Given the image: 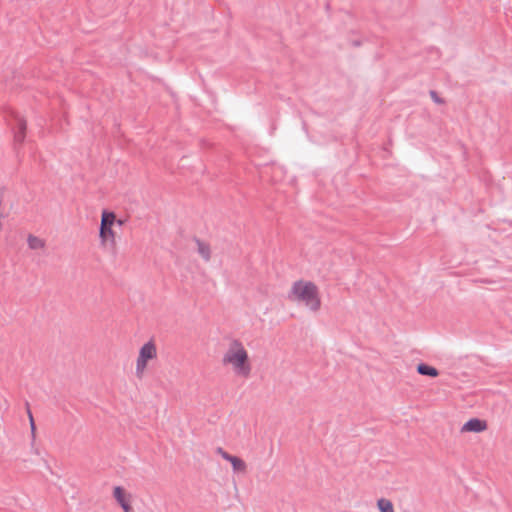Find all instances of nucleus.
I'll return each mask as SVG.
<instances>
[{
  "mask_svg": "<svg viewBox=\"0 0 512 512\" xmlns=\"http://www.w3.org/2000/svg\"><path fill=\"white\" fill-rule=\"evenodd\" d=\"M417 372L420 375L429 376V377H437L439 372L436 368L429 366L425 363H420L417 365Z\"/></svg>",
  "mask_w": 512,
  "mask_h": 512,
  "instance_id": "nucleus-9",
  "label": "nucleus"
},
{
  "mask_svg": "<svg viewBox=\"0 0 512 512\" xmlns=\"http://www.w3.org/2000/svg\"><path fill=\"white\" fill-rule=\"evenodd\" d=\"M223 364L230 365L236 375L247 378L251 373V364L249 362L248 352L243 344L238 340H233L225 352Z\"/></svg>",
  "mask_w": 512,
  "mask_h": 512,
  "instance_id": "nucleus-1",
  "label": "nucleus"
},
{
  "mask_svg": "<svg viewBox=\"0 0 512 512\" xmlns=\"http://www.w3.org/2000/svg\"><path fill=\"white\" fill-rule=\"evenodd\" d=\"M27 244L31 250L43 249L45 247V241L32 234L28 236Z\"/></svg>",
  "mask_w": 512,
  "mask_h": 512,
  "instance_id": "nucleus-10",
  "label": "nucleus"
},
{
  "mask_svg": "<svg viewBox=\"0 0 512 512\" xmlns=\"http://www.w3.org/2000/svg\"><path fill=\"white\" fill-rule=\"evenodd\" d=\"M123 510H124V512H130V510H131L130 505L129 504L126 505V509H123Z\"/></svg>",
  "mask_w": 512,
  "mask_h": 512,
  "instance_id": "nucleus-16",
  "label": "nucleus"
},
{
  "mask_svg": "<svg viewBox=\"0 0 512 512\" xmlns=\"http://www.w3.org/2000/svg\"><path fill=\"white\" fill-rule=\"evenodd\" d=\"M223 458L232 464L234 471H244L246 469L245 462L236 456L223 454Z\"/></svg>",
  "mask_w": 512,
  "mask_h": 512,
  "instance_id": "nucleus-8",
  "label": "nucleus"
},
{
  "mask_svg": "<svg viewBox=\"0 0 512 512\" xmlns=\"http://www.w3.org/2000/svg\"><path fill=\"white\" fill-rule=\"evenodd\" d=\"M195 243L197 245V252L199 255L203 258V260L208 262L211 258V250L209 244L201 241L198 238H195Z\"/></svg>",
  "mask_w": 512,
  "mask_h": 512,
  "instance_id": "nucleus-7",
  "label": "nucleus"
},
{
  "mask_svg": "<svg viewBox=\"0 0 512 512\" xmlns=\"http://www.w3.org/2000/svg\"><path fill=\"white\" fill-rule=\"evenodd\" d=\"M13 122L10 123L14 131V141L16 144H21L25 138L26 121L19 113H13Z\"/></svg>",
  "mask_w": 512,
  "mask_h": 512,
  "instance_id": "nucleus-5",
  "label": "nucleus"
},
{
  "mask_svg": "<svg viewBox=\"0 0 512 512\" xmlns=\"http://www.w3.org/2000/svg\"><path fill=\"white\" fill-rule=\"evenodd\" d=\"M430 96L431 98L434 100V102L436 103H442V99L439 98V96L437 95V93L435 91H430Z\"/></svg>",
  "mask_w": 512,
  "mask_h": 512,
  "instance_id": "nucleus-13",
  "label": "nucleus"
},
{
  "mask_svg": "<svg viewBox=\"0 0 512 512\" xmlns=\"http://www.w3.org/2000/svg\"><path fill=\"white\" fill-rule=\"evenodd\" d=\"M29 419H30L31 431H32V433H34V431H35V423H34V420H33L31 412H29Z\"/></svg>",
  "mask_w": 512,
  "mask_h": 512,
  "instance_id": "nucleus-14",
  "label": "nucleus"
},
{
  "mask_svg": "<svg viewBox=\"0 0 512 512\" xmlns=\"http://www.w3.org/2000/svg\"><path fill=\"white\" fill-rule=\"evenodd\" d=\"M289 298L305 303L311 311H318L320 308L318 289L312 282H295L292 286Z\"/></svg>",
  "mask_w": 512,
  "mask_h": 512,
  "instance_id": "nucleus-2",
  "label": "nucleus"
},
{
  "mask_svg": "<svg viewBox=\"0 0 512 512\" xmlns=\"http://www.w3.org/2000/svg\"><path fill=\"white\" fill-rule=\"evenodd\" d=\"M377 506L380 512H394L391 501L381 498L377 501Z\"/></svg>",
  "mask_w": 512,
  "mask_h": 512,
  "instance_id": "nucleus-12",
  "label": "nucleus"
},
{
  "mask_svg": "<svg viewBox=\"0 0 512 512\" xmlns=\"http://www.w3.org/2000/svg\"><path fill=\"white\" fill-rule=\"evenodd\" d=\"M115 214L113 212H109L104 210L101 216V224L99 229V236L102 243H106L111 240L114 242V232L112 230V225L115 222Z\"/></svg>",
  "mask_w": 512,
  "mask_h": 512,
  "instance_id": "nucleus-4",
  "label": "nucleus"
},
{
  "mask_svg": "<svg viewBox=\"0 0 512 512\" xmlns=\"http://www.w3.org/2000/svg\"><path fill=\"white\" fill-rule=\"evenodd\" d=\"M157 355L156 347L152 341H148L145 343L139 351V356L136 362V374L138 377H141L146 366L147 362Z\"/></svg>",
  "mask_w": 512,
  "mask_h": 512,
  "instance_id": "nucleus-3",
  "label": "nucleus"
},
{
  "mask_svg": "<svg viewBox=\"0 0 512 512\" xmlns=\"http://www.w3.org/2000/svg\"><path fill=\"white\" fill-rule=\"evenodd\" d=\"M487 428V423L478 418L469 419L461 428L462 432H482Z\"/></svg>",
  "mask_w": 512,
  "mask_h": 512,
  "instance_id": "nucleus-6",
  "label": "nucleus"
},
{
  "mask_svg": "<svg viewBox=\"0 0 512 512\" xmlns=\"http://www.w3.org/2000/svg\"><path fill=\"white\" fill-rule=\"evenodd\" d=\"M113 496L116 499V501L119 503V505L123 509H126V505L129 504V501L125 497V493H124L123 488L120 487V486H116L114 488Z\"/></svg>",
  "mask_w": 512,
  "mask_h": 512,
  "instance_id": "nucleus-11",
  "label": "nucleus"
},
{
  "mask_svg": "<svg viewBox=\"0 0 512 512\" xmlns=\"http://www.w3.org/2000/svg\"><path fill=\"white\" fill-rule=\"evenodd\" d=\"M217 452L223 457V454H228L226 451H224L222 448H218Z\"/></svg>",
  "mask_w": 512,
  "mask_h": 512,
  "instance_id": "nucleus-15",
  "label": "nucleus"
}]
</instances>
